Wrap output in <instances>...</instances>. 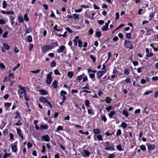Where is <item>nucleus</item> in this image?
<instances>
[{"mask_svg":"<svg viewBox=\"0 0 158 158\" xmlns=\"http://www.w3.org/2000/svg\"><path fill=\"white\" fill-rule=\"evenodd\" d=\"M121 125L123 128H125L127 127V124L124 123H122Z\"/></svg>","mask_w":158,"mask_h":158,"instance_id":"obj_50","label":"nucleus"},{"mask_svg":"<svg viewBox=\"0 0 158 158\" xmlns=\"http://www.w3.org/2000/svg\"><path fill=\"white\" fill-rule=\"evenodd\" d=\"M111 98L110 97H106V98L105 101L106 103H109L111 102Z\"/></svg>","mask_w":158,"mask_h":158,"instance_id":"obj_15","label":"nucleus"},{"mask_svg":"<svg viewBox=\"0 0 158 158\" xmlns=\"http://www.w3.org/2000/svg\"><path fill=\"white\" fill-rule=\"evenodd\" d=\"M27 41L29 42H31L32 41V37L31 36V35L28 36L27 38Z\"/></svg>","mask_w":158,"mask_h":158,"instance_id":"obj_24","label":"nucleus"},{"mask_svg":"<svg viewBox=\"0 0 158 158\" xmlns=\"http://www.w3.org/2000/svg\"><path fill=\"white\" fill-rule=\"evenodd\" d=\"M116 148L119 151H121L122 150L121 146L120 145H117L116 146Z\"/></svg>","mask_w":158,"mask_h":158,"instance_id":"obj_58","label":"nucleus"},{"mask_svg":"<svg viewBox=\"0 0 158 158\" xmlns=\"http://www.w3.org/2000/svg\"><path fill=\"white\" fill-rule=\"evenodd\" d=\"M140 149L143 151H145L146 149V147L144 145H141L140 147Z\"/></svg>","mask_w":158,"mask_h":158,"instance_id":"obj_28","label":"nucleus"},{"mask_svg":"<svg viewBox=\"0 0 158 158\" xmlns=\"http://www.w3.org/2000/svg\"><path fill=\"white\" fill-rule=\"evenodd\" d=\"M8 34L7 31H5L3 35V37L4 38H6L7 37V36Z\"/></svg>","mask_w":158,"mask_h":158,"instance_id":"obj_48","label":"nucleus"},{"mask_svg":"<svg viewBox=\"0 0 158 158\" xmlns=\"http://www.w3.org/2000/svg\"><path fill=\"white\" fill-rule=\"evenodd\" d=\"M6 1H3L2 2V7L3 8H6L7 6V4Z\"/></svg>","mask_w":158,"mask_h":158,"instance_id":"obj_23","label":"nucleus"},{"mask_svg":"<svg viewBox=\"0 0 158 158\" xmlns=\"http://www.w3.org/2000/svg\"><path fill=\"white\" fill-rule=\"evenodd\" d=\"M93 131L94 133L96 134H99L100 132V131L98 128L94 129H93Z\"/></svg>","mask_w":158,"mask_h":158,"instance_id":"obj_13","label":"nucleus"},{"mask_svg":"<svg viewBox=\"0 0 158 158\" xmlns=\"http://www.w3.org/2000/svg\"><path fill=\"white\" fill-rule=\"evenodd\" d=\"M0 67L1 69H4L5 68V65L2 63H0Z\"/></svg>","mask_w":158,"mask_h":158,"instance_id":"obj_60","label":"nucleus"},{"mask_svg":"<svg viewBox=\"0 0 158 158\" xmlns=\"http://www.w3.org/2000/svg\"><path fill=\"white\" fill-rule=\"evenodd\" d=\"M17 133L18 135L20 136L22 135L21 130L19 128H17L16 129Z\"/></svg>","mask_w":158,"mask_h":158,"instance_id":"obj_26","label":"nucleus"},{"mask_svg":"<svg viewBox=\"0 0 158 158\" xmlns=\"http://www.w3.org/2000/svg\"><path fill=\"white\" fill-rule=\"evenodd\" d=\"M33 45L32 44H29V50L31 51L32 48H33Z\"/></svg>","mask_w":158,"mask_h":158,"instance_id":"obj_54","label":"nucleus"},{"mask_svg":"<svg viewBox=\"0 0 158 158\" xmlns=\"http://www.w3.org/2000/svg\"><path fill=\"white\" fill-rule=\"evenodd\" d=\"M40 71V70L39 69L35 71H31V72L34 73H38Z\"/></svg>","mask_w":158,"mask_h":158,"instance_id":"obj_46","label":"nucleus"},{"mask_svg":"<svg viewBox=\"0 0 158 158\" xmlns=\"http://www.w3.org/2000/svg\"><path fill=\"white\" fill-rule=\"evenodd\" d=\"M39 91L43 95H46L47 94V92L45 90L41 89L39 90Z\"/></svg>","mask_w":158,"mask_h":158,"instance_id":"obj_17","label":"nucleus"},{"mask_svg":"<svg viewBox=\"0 0 158 158\" xmlns=\"http://www.w3.org/2000/svg\"><path fill=\"white\" fill-rule=\"evenodd\" d=\"M147 145L148 150H152L154 149L155 148V146L153 144L150 145L149 143H147Z\"/></svg>","mask_w":158,"mask_h":158,"instance_id":"obj_11","label":"nucleus"},{"mask_svg":"<svg viewBox=\"0 0 158 158\" xmlns=\"http://www.w3.org/2000/svg\"><path fill=\"white\" fill-rule=\"evenodd\" d=\"M3 46L7 50H9L10 48V46L8 44L6 43H4L3 44Z\"/></svg>","mask_w":158,"mask_h":158,"instance_id":"obj_25","label":"nucleus"},{"mask_svg":"<svg viewBox=\"0 0 158 158\" xmlns=\"http://www.w3.org/2000/svg\"><path fill=\"white\" fill-rule=\"evenodd\" d=\"M95 136L97 137V138L99 140H100V141L102 140V136L101 135H94V137Z\"/></svg>","mask_w":158,"mask_h":158,"instance_id":"obj_21","label":"nucleus"},{"mask_svg":"<svg viewBox=\"0 0 158 158\" xmlns=\"http://www.w3.org/2000/svg\"><path fill=\"white\" fill-rule=\"evenodd\" d=\"M42 139L45 141L49 142L50 141V138L48 135L42 136L41 137Z\"/></svg>","mask_w":158,"mask_h":158,"instance_id":"obj_7","label":"nucleus"},{"mask_svg":"<svg viewBox=\"0 0 158 158\" xmlns=\"http://www.w3.org/2000/svg\"><path fill=\"white\" fill-rule=\"evenodd\" d=\"M18 19L19 20V23H22L23 21V17L22 15L19 16L18 17Z\"/></svg>","mask_w":158,"mask_h":158,"instance_id":"obj_18","label":"nucleus"},{"mask_svg":"<svg viewBox=\"0 0 158 158\" xmlns=\"http://www.w3.org/2000/svg\"><path fill=\"white\" fill-rule=\"evenodd\" d=\"M16 115L15 117V118H17L18 117L21 118L19 113L18 111H16Z\"/></svg>","mask_w":158,"mask_h":158,"instance_id":"obj_27","label":"nucleus"},{"mask_svg":"<svg viewBox=\"0 0 158 158\" xmlns=\"http://www.w3.org/2000/svg\"><path fill=\"white\" fill-rule=\"evenodd\" d=\"M78 46L80 47H82V42L80 40H78Z\"/></svg>","mask_w":158,"mask_h":158,"instance_id":"obj_61","label":"nucleus"},{"mask_svg":"<svg viewBox=\"0 0 158 158\" xmlns=\"http://www.w3.org/2000/svg\"><path fill=\"white\" fill-rule=\"evenodd\" d=\"M14 14V12L13 11H7L6 14L10 15H13Z\"/></svg>","mask_w":158,"mask_h":158,"instance_id":"obj_41","label":"nucleus"},{"mask_svg":"<svg viewBox=\"0 0 158 158\" xmlns=\"http://www.w3.org/2000/svg\"><path fill=\"white\" fill-rule=\"evenodd\" d=\"M123 113L126 117H127L128 116V113L127 110H123Z\"/></svg>","mask_w":158,"mask_h":158,"instance_id":"obj_30","label":"nucleus"},{"mask_svg":"<svg viewBox=\"0 0 158 158\" xmlns=\"http://www.w3.org/2000/svg\"><path fill=\"white\" fill-rule=\"evenodd\" d=\"M52 87L55 89L57 87V81L56 80H54L52 83Z\"/></svg>","mask_w":158,"mask_h":158,"instance_id":"obj_16","label":"nucleus"},{"mask_svg":"<svg viewBox=\"0 0 158 158\" xmlns=\"http://www.w3.org/2000/svg\"><path fill=\"white\" fill-rule=\"evenodd\" d=\"M19 89H18V93L20 98H23V96L21 94H24V95L26 94V91L25 90L26 87H22L19 85Z\"/></svg>","mask_w":158,"mask_h":158,"instance_id":"obj_1","label":"nucleus"},{"mask_svg":"<svg viewBox=\"0 0 158 158\" xmlns=\"http://www.w3.org/2000/svg\"><path fill=\"white\" fill-rule=\"evenodd\" d=\"M54 73L56 75H61L57 69H55L54 70Z\"/></svg>","mask_w":158,"mask_h":158,"instance_id":"obj_52","label":"nucleus"},{"mask_svg":"<svg viewBox=\"0 0 158 158\" xmlns=\"http://www.w3.org/2000/svg\"><path fill=\"white\" fill-rule=\"evenodd\" d=\"M110 142L108 141H107L105 143V144L106 145H105V148L104 149L106 151H114L115 150V148L113 147V146L112 145H109V144Z\"/></svg>","mask_w":158,"mask_h":158,"instance_id":"obj_2","label":"nucleus"},{"mask_svg":"<svg viewBox=\"0 0 158 158\" xmlns=\"http://www.w3.org/2000/svg\"><path fill=\"white\" fill-rule=\"evenodd\" d=\"M10 154L8 153H5L4 154L3 158H7L10 156Z\"/></svg>","mask_w":158,"mask_h":158,"instance_id":"obj_55","label":"nucleus"},{"mask_svg":"<svg viewBox=\"0 0 158 158\" xmlns=\"http://www.w3.org/2000/svg\"><path fill=\"white\" fill-rule=\"evenodd\" d=\"M108 26L106 24H105V25L103 26L102 28V30L103 31H107L108 29Z\"/></svg>","mask_w":158,"mask_h":158,"instance_id":"obj_14","label":"nucleus"},{"mask_svg":"<svg viewBox=\"0 0 158 158\" xmlns=\"http://www.w3.org/2000/svg\"><path fill=\"white\" fill-rule=\"evenodd\" d=\"M11 103L9 102L6 103L5 104V107H10L11 105Z\"/></svg>","mask_w":158,"mask_h":158,"instance_id":"obj_56","label":"nucleus"},{"mask_svg":"<svg viewBox=\"0 0 158 158\" xmlns=\"http://www.w3.org/2000/svg\"><path fill=\"white\" fill-rule=\"evenodd\" d=\"M125 81L127 83H130L131 81V79L130 78L127 77L125 80Z\"/></svg>","mask_w":158,"mask_h":158,"instance_id":"obj_42","label":"nucleus"},{"mask_svg":"<svg viewBox=\"0 0 158 158\" xmlns=\"http://www.w3.org/2000/svg\"><path fill=\"white\" fill-rule=\"evenodd\" d=\"M96 35L97 37L99 38L102 35V34L100 32L97 31L96 32Z\"/></svg>","mask_w":158,"mask_h":158,"instance_id":"obj_35","label":"nucleus"},{"mask_svg":"<svg viewBox=\"0 0 158 158\" xmlns=\"http://www.w3.org/2000/svg\"><path fill=\"white\" fill-rule=\"evenodd\" d=\"M124 46L130 49L133 48L131 42L128 40H126L124 43Z\"/></svg>","mask_w":158,"mask_h":158,"instance_id":"obj_4","label":"nucleus"},{"mask_svg":"<svg viewBox=\"0 0 158 158\" xmlns=\"http://www.w3.org/2000/svg\"><path fill=\"white\" fill-rule=\"evenodd\" d=\"M51 48L52 47L51 45H47L42 47V51L45 52L48 51V50L51 49Z\"/></svg>","mask_w":158,"mask_h":158,"instance_id":"obj_6","label":"nucleus"},{"mask_svg":"<svg viewBox=\"0 0 158 158\" xmlns=\"http://www.w3.org/2000/svg\"><path fill=\"white\" fill-rule=\"evenodd\" d=\"M115 114V112L113 111H111L109 114V116L110 118H112V116Z\"/></svg>","mask_w":158,"mask_h":158,"instance_id":"obj_19","label":"nucleus"},{"mask_svg":"<svg viewBox=\"0 0 158 158\" xmlns=\"http://www.w3.org/2000/svg\"><path fill=\"white\" fill-rule=\"evenodd\" d=\"M152 79L153 81H156L158 80V77L157 76H155L152 77Z\"/></svg>","mask_w":158,"mask_h":158,"instance_id":"obj_64","label":"nucleus"},{"mask_svg":"<svg viewBox=\"0 0 158 158\" xmlns=\"http://www.w3.org/2000/svg\"><path fill=\"white\" fill-rule=\"evenodd\" d=\"M7 81H10V79L9 78H8L7 77H6L3 80V82H5Z\"/></svg>","mask_w":158,"mask_h":158,"instance_id":"obj_57","label":"nucleus"},{"mask_svg":"<svg viewBox=\"0 0 158 158\" xmlns=\"http://www.w3.org/2000/svg\"><path fill=\"white\" fill-rule=\"evenodd\" d=\"M66 30L70 33H72L73 32V31L69 27H67L66 28Z\"/></svg>","mask_w":158,"mask_h":158,"instance_id":"obj_63","label":"nucleus"},{"mask_svg":"<svg viewBox=\"0 0 158 158\" xmlns=\"http://www.w3.org/2000/svg\"><path fill=\"white\" fill-rule=\"evenodd\" d=\"M154 14L153 12H151L150 13V14L149 15V17H151V19H152L154 18Z\"/></svg>","mask_w":158,"mask_h":158,"instance_id":"obj_47","label":"nucleus"},{"mask_svg":"<svg viewBox=\"0 0 158 158\" xmlns=\"http://www.w3.org/2000/svg\"><path fill=\"white\" fill-rule=\"evenodd\" d=\"M20 64L19 63H18L17 65L13 68V70L14 71H15L20 66Z\"/></svg>","mask_w":158,"mask_h":158,"instance_id":"obj_45","label":"nucleus"},{"mask_svg":"<svg viewBox=\"0 0 158 158\" xmlns=\"http://www.w3.org/2000/svg\"><path fill=\"white\" fill-rule=\"evenodd\" d=\"M112 107L111 106H109L106 108V110L108 111L109 112L112 109Z\"/></svg>","mask_w":158,"mask_h":158,"instance_id":"obj_49","label":"nucleus"},{"mask_svg":"<svg viewBox=\"0 0 158 158\" xmlns=\"http://www.w3.org/2000/svg\"><path fill=\"white\" fill-rule=\"evenodd\" d=\"M101 119L102 120H103L105 123L106 122L107 120V119L105 115H104L103 116H102Z\"/></svg>","mask_w":158,"mask_h":158,"instance_id":"obj_62","label":"nucleus"},{"mask_svg":"<svg viewBox=\"0 0 158 158\" xmlns=\"http://www.w3.org/2000/svg\"><path fill=\"white\" fill-rule=\"evenodd\" d=\"M68 75L70 78H71L73 75V73L72 72H69L68 73Z\"/></svg>","mask_w":158,"mask_h":158,"instance_id":"obj_31","label":"nucleus"},{"mask_svg":"<svg viewBox=\"0 0 158 158\" xmlns=\"http://www.w3.org/2000/svg\"><path fill=\"white\" fill-rule=\"evenodd\" d=\"M73 16L75 19H79V15L76 14H74L73 15Z\"/></svg>","mask_w":158,"mask_h":158,"instance_id":"obj_39","label":"nucleus"},{"mask_svg":"<svg viewBox=\"0 0 158 158\" xmlns=\"http://www.w3.org/2000/svg\"><path fill=\"white\" fill-rule=\"evenodd\" d=\"M65 48V47L64 46L62 45L57 49V52L58 53L61 52L64 50Z\"/></svg>","mask_w":158,"mask_h":158,"instance_id":"obj_9","label":"nucleus"},{"mask_svg":"<svg viewBox=\"0 0 158 158\" xmlns=\"http://www.w3.org/2000/svg\"><path fill=\"white\" fill-rule=\"evenodd\" d=\"M40 127L41 130H42L43 129L46 130L48 128V127L47 125H41Z\"/></svg>","mask_w":158,"mask_h":158,"instance_id":"obj_22","label":"nucleus"},{"mask_svg":"<svg viewBox=\"0 0 158 158\" xmlns=\"http://www.w3.org/2000/svg\"><path fill=\"white\" fill-rule=\"evenodd\" d=\"M11 71L10 70L9 71V78L10 79H13L14 78L15 76H14V74L13 73H10Z\"/></svg>","mask_w":158,"mask_h":158,"instance_id":"obj_20","label":"nucleus"},{"mask_svg":"<svg viewBox=\"0 0 158 158\" xmlns=\"http://www.w3.org/2000/svg\"><path fill=\"white\" fill-rule=\"evenodd\" d=\"M40 100L41 102L44 103H47V102H48L47 98L43 97H40Z\"/></svg>","mask_w":158,"mask_h":158,"instance_id":"obj_10","label":"nucleus"},{"mask_svg":"<svg viewBox=\"0 0 158 158\" xmlns=\"http://www.w3.org/2000/svg\"><path fill=\"white\" fill-rule=\"evenodd\" d=\"M126 37L128 39H130L131 38V34L130 33H127L126 35Z\"/></svg>","mask_w":158,"mask_h":158,"instance_id":"obj_29","label":"nucleus"},{"mask_svg":"<svg viewBox=\"0 0 158 158\" xmlns=\"http://www.w3.org/2000/svg\"><path fill=\"white\" fill-rule=\"evenodd\" d=\"M106 70V69L105 71H99L98 72L97 74V77L98 79H100L102 76L105 73Z\"/></svg>","mask_w":158,"mask_h":158,"instance_id":"obj_5","label":"nucleus"},{"mask_svg":"<svg viewBox=\"0 0 158 158\" xmlns=\"http://www.w3.org/2000/svg\"><path fill=\"white\" fill-rule=\"evenodd\" d=\"M46 147L45 145H43L42 146V149L41 150L42 153H44L45 152Z\"/></svg>","mask_w":158,"mask_h":158,"instance_id":"obj_59","label":"nucleus"},{"mask_svg":"<svg viewBox=\"0 0 158 158\" xmlns=\"http://www.w3.org/2000/svg\"><path fill=\"white\" fill-rule=\"evenodd\" d=\"M89 35H90L92 34L94 32V31L92 28H90L89 31Z\"/></svg>","mask_w":158,"mask_h":158,"instance_id":"obj_38","label":"nucleus"},{"mask_svg":"<svg viewBox=\"0 0 158 158\" xmlns=\"http://www.w3.org/2000/svg\"><path fill=\"white\" fill-rule=\"evenodd\" d=\"M85 105L87 107H89L90 105L89 101L88 100H86L85 101Z\"/></svg>","mask_w":158,"mask_h":158,"instance_id":"obj_34","label":"nucleus"},{"mask_svg":"<svg viewBox=\"0 0 158 158\" xmlns=\"http://www.w3.org/2000/svg\"><path fill=\"white\" fill-rule=\"evenodd\" d=\"M124 73L127 75H128L129 74L130 70L128 68L126 69L124 71Z\"/></svg>","mask_w":158,"mask_h":158,"instance_id":"obj_36","label":"nucleus"},{"mask_svg":"<svg viewBox=\"0 0 158 158\" xmlns=\"http://www.w3.org/2000/svg\"><path fill=\"white\" fill-rule=\"evenodd\" d=\"M24 95V97L25 100L26 101H28L29 100V99L28 97L27 96V94H25V95Z\"/></svg>","mask_w":158,"mask_h":158,"instance_id":"obj_53","label":"nucleus"},{"mask_svg":"<svg viewBox=\"0 0 158 158\" xmlns=\"http://www.w3.org/2000/svg\"><path fill=\"white\" fill-rule=\"evenodd\" d=\"M63 128L62 126H60L57 127L56 130L57 131H61V130H63Z\"/></svg>","mask_w":158,"mask_h":158,"instance_id":"obj_33","label":"nucleus"},{"mask_svg":"<svg viewBox=\"0 0 158 158\" xmlns=\"http://www.w3.org/2000/svg\"><path fill=\"white\" fill-rule=\"evenodd\" d=\"M24 20L26 21H27L29 20V18L28 17L27 15V14L24 15Z\"/></svg>","mask_w":158,"mask_h":158,"instance_id":"obj_51","label":"nucleus"},{"mask_svg":"<svg viewBox=\"0 0 158 158\" xmlns=\"http://www.w3.org/2000/svg\"><path fill=\"white\" fill-rule=\"evenodd\" d=\"M52 73V72H51L47 75L46 82L48 84H50L52 82V78L51 75Z\"/></svg>","mask_w":158,"mask_h":158,"instance_id":"obj_3","label":"nucleus"},{"mask_svg":"<svg viewBox=\"0 0 158 158\" xmlns=\"http://www.w3.org/2000/svg\"><path fill=\"white\" fill-rule=\"evenodd\" d=\"M17 146L16 145L13 144L11 146L12 150L14 152H16L17 151Z\"/></svg>","mask_w":158,"mask_h":158,"instance_id":"obj_12","label":"nucleus"},{"mask_svg":"<svg viewBox=\"0 0 158 158\" xmlns=\"http://www.w3.org/2000/svg\"><path fill=\"white\" fill-rule=\"evenodd\" d=\"M121 134V130L120 129L118 130L116 133V136L117 137L119 136L120 134Z\"/></svg>","mask_w":158,"mask_h":158,"instance_id":"obj_40","label":"nucleus"},{"mask_svg":"<svg viewBox=\"0 0 158 158\" xmlns=\"http://www.w3.org/2000/svg\"><path fill=\"white\" fill-rule=\"evenodd\" d=\"M124 25L123 24H120L115 29V31H116L117 30H118V29L120 28L123 27L124 26Z\"/></svg>","mask_w":158,"mask_h":158,"instance_id":"obj_44","label":"nucleus"},{"mask_svg":"<svg viewBox=\"0 0 158 158\" xmlns=\"http://www.w3.org/2000/svg\"><path fill=\"white\" fill-rule=\"evenodd\" d=\"M50 65L52 67H53L56 66V63L54 60H53L52 61Z\"/></svg>","mask_w":158,"mask_h":158,"instance_id":"obj_32","label":"nucleus"},{"mask_svg":"<svg viewBox=\"0 0 158 158\" xmlns=\"http://www.w3.org/2000/svg\"><path fill=\"white\" fill-rule=\"evenodd\" d=\"M90 154V152L88 150L85 149H84L83 150L82 155L84 157L89 156Z\"/></svg>","mask_w":158,"mask_h":158,"instance_id":"obj_8","label":"nucleus"},{"mask_svg":"<svg viewBox=\"0 0 158 158\" xmlns=\"http://www.w3.org/2000/svg\"><path fill=\"white\" fill-rule=\"evenodd\" d=\"M90 58L92 60L94 63L96 60V58L94 57L93 55H90Z\"/></svg>","mask_w":158,"mask_h":158,"instance_id":"obj_37","label":"nucleus"},{"mask_svg":"<svg viewBox=\"0 0 158 158\" xmlns=\"http://www.w3.org/2000/svg\"><path fill=\"white\" fill-rule=\"evenodd\" d=\"M31 31V29L30 27L28 28L27 30H26L25 31V33L26 34H28Z\"/></svg>","mask_w":158,"mask_h":158,"instance_id":"obj_43","label":"nucleus"}]
</instances>
